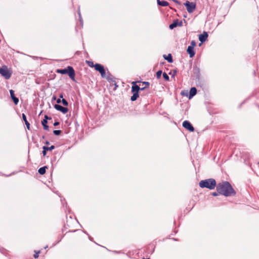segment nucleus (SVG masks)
Segmentation results:
<instances>
[{
    "label": "nucleus",
    "instance_id": "1",
    "mask_svg": "<svg viewBox=\"0 0 259 259\" xmlns=\"http://www.w3.org/2000/svg\"><path fill=\"white\" fill-rule=\"evenodd\" d=\"M216 189L220 194L226 197L234 196L236 194V191L228 181L218 183L217 185Z\"/></svg>",
    "mask_w": 259,
    "mask_h": 259
},
{
    "label": "nucleus",
    "instance_id": "2",
    "mask_svg": "<svg viewBox=\"0 0 259 259\" xmlns=\"http://www.w3.org/2000/svg\"><path fill=\"white\" fill-rule=\"evenodd\" d=\"M199 186L202 188H208L210 190H213L217 187L216 181L213 179H208L202 180L199 182Z\"/></svg>",
    "mask_w": 259,
    "mask_h": 259
},
{
    "label": "nucleus",
    "instance_id": "3",
    "mask_svg": "<svg viewBox=\"0 0 259 259\" xmlns=\"http://www.w3.org/2000/svg\"><path fill=\"white\" fill-rule=\"evenodd\" d=\"M57 72L65 74H68L69 77L73 80H75V73L73 68L72 66H68L66 68L58 69Z\"/></svg>",
    "mask_w": 259,
    "mask_h": 259
},
{
    "label": "nucleus",
    "instance_id": "4",
    "mask_svg": "<svg viewBox=\"0 0 259 259\" xmlns=\"http://www.w3.org/2000/svg\"><path fill=\"white\" fill-rule=\"evenodd\" d=\"M0 74L6 79H9L12 75V72L8 69L7 66L0 67Z\"/></svg>",
    "mask_w": 259,
    "mask_h": 259
},
{
    "label": "nucleus",
    "instance_id": "5",
    "mask_svg": "<svg viewBox=\"0 0 259 259\" xmlns=\"http://www.w3.org/2000/svg\"><path fill=\"white\" fill-rule=\"evenodd\" d=\"M184 6L186 7L187 10L189 13L193 12L196 8V4L194 3H190L187 1L184 4Z\"/></svg>",
    "mask_w": 259,
    "mask_h": 259
},
{
    "label": "nucleus",
    "instance_id": "6",
    "mask_svg": "<svg viewBox=\"0 0 259 259\" xmlns=\"http://www.w3.org/2000/svg\"><path fill=\"white\" fill-rule=\"evenodd\" d=\"M96 70L99 71L102 77H105L106 75V72L104 66L100 64H96L94 66Z\"/></svg>",
    "mask_w": 259,
    "mask_h": 259
},
{
    "label": "nucleus",
    "instance_id": "7",
    "mask_svg": "<svg viewBox=\"0 0 259 259\" xmlns=\"http://www.w3.org/2000/svg\"><path fill=\"white\" fill-rule=\"evenodd\" d=\"M183 126L190 132H194V128L191 123L188 120H185L183 122Z\"/></svg>",
    "mask_w": 259,
    "mask_h": 259
},
{
    "label": "nucleus",
    "instance_id": "8",
    "mask_svg": "<svg viewBox=\"0 0 259 259\" xmlns=\"http://www.w3.org/2000/svg\"><path fill=\"white\" fill-rule=\"evenodd\" d=\"M183 25L182 21H179L178 19L175 20L173 22L170 24L169 26V28L170 29H173L174 28L177 26H181Z\"/></svg>",
    "mask_w": 259,
    "mask_h": 259
},
{
    "label": "nucleus",
    "instance_id": "9",
    "mask_svg": "<svg viewBox=\"0 0 259 259\" xmlns=\"http://www.w3.org/2000/svg\"><path fill=\"white\" fill-rule=\"evenodd\" d=\"M138 82H141L140 81H133L132 82V93H138L140 90V87L136 84Z\"/></svg>",
    "mask_w": 259,
    "mask_h": 259
},
{
    "label": "nucleus",
    "instance_id": "10",
    "mask_svg": "<svg viewBox=\"0 0 259 259\" xmlns=\"http://www.w3.org/2000/svg\"><path fill=\"white\" fill-rule=\"evenodd\" d=\"M54 108L56 110L61 112L63 114L66 113L68 111V109L67 107H63L61 105H59V104H55L54 105Z\"/></svg>",
    "mask_w": 259,
    "mask_h": 259
},
{
    "label": "nucleus",
    "instance_id": "11",
    "mask_svg": "<svg viewBox=\"0 0 259 259\" xmlns=\"http://www.w3.org/2000/svg\"><path fill=\"white\" fill-rule=\"evenodd\" d=\"M208 36V35L207 33L204 31L202 34L199 35V40L201 42V43H203L206 40Z\"/></svg>",
    "mask_w": 259,
    "mask_h": 259
},
{
    "label": "nucleus",
    "instance_id": "12",
    "mask_svg": "<svg viewBox=\"0 0 259 259\" xmlns=\"http://www.w3.org/2000/svg\"><path fill=\"white\" fill-rule=\"evenodd\" d=\"M10 93L11 98L12 100H13V101L14 102V104L15 105H17L19 102V99L18 98L15 97V94H14V91L13 90H10Z\"/></svg>",
    "mask_w": 259,
    "mask_h": 259
},
{
    "label": "nucleus",
    "instance_id": "13",
    "mask_svg": "<svg viewBox=\"0 0 259 259\" xmlns=\"http://www.w3.org/2000/svg\"><path fill=\"white\" fill-rule=\"evenodd\" d=\"M187 52L189 54L190 58L193 57L195 54L194 48H193L192 46H188L187 49Z\"/></svg>",
    "mask_w": 259,
    "mask_h": 259
},
{
    "label": "nucleus",
    "instance_id": "14",
    "mask_svg": "<svg viewBox=\"0 0 259 259\" xmlns=\"http://www.w3.org/2000/svg\"><path fill=\"white\" fill-rule=\"evenodd\" d=\"M193 74H194L196 78H197L198 79H199V77H200L199 68L197 66H194V67L193 68Z\"/></svg>",
    "mask_w": 259,
    "mask_h": 259
},
{
    "label": "nucleus",
    "instance_id": "15",
    "mask_svg": "<svg viewBox=\"0 0 259 259\" xmlns=\"http://www.w3.org/2000/svg\"><path fill=\"white\" fill-rule=\"evenodd\" d=\"M43 151H42V154L44 156H45L47 153V151H52V150L55 149V146L52 145L51 147H47V146H43L42 147Z\"/></svg>",
    "mask_w": 259,
    "mask_h": 259
},
{
    "label": "nucleus",
    "instance_id": "16",
    "mask_svg": "<svg viewBox=\"0 0 259 259\" xmlns=\"http://www.w3.org/2000/svg\"><path fill=\"white\" fill-rule=\"evenodd\" d=\"M197 93V90L195 87H192L190 89L189 94V99H191L193 97H194Z\"/></svg>",
    "mask_w": 259,
    "mask_h": 259
},
{
    "label": "nucleus",
    "instance_id": "17",
    "mask_svg": "<svg viewBox=\"0 0 259 259\" xmlns=\"http://www.w3.org/2000/svg\"><path fill=\"white\" fill-rule=\"evenodd\" d=\"M22 117L23 120L25 122V124L26 125L27 128L28 130H30V123H29V122L27 120L26 116L25 115V114L24 113H22Z\"/></svg>",
    "mask_w": 259,
    "mask_h": 259
},
{
    "label": "nucleus",
    "instance_id": "18",
    "mask_svg": "<svg viewBox=\"0 0 259 259\" xmlns=\"http://www.w3.org/2000/svg\"><path fill=\"white\" fill-rule=\"evenodd\" d=\"M157 4L162 7H166L168 6L169 3L166 1L157 0Z\"/></svg>",
    "mask_w": 259,
    "mask_h": 259
},
{
    "label": "nucleus",
    "instance_id": "19",
    "mask_svg": "<svg viewBox=\"0 0 259 259\" xmlns=\"http://www.w3.org/2000/svg\"><path fill=\"white\" fill-rule=\"evenodd\" d=\"M164 58L167 60L169 63H172L173 61L172 56L170 54H169L167 56L164 55Z\"/></svg>",
    "mask_w": 259,
    "mask_h": 259
},
{
    "label": "nucleus",
    "instance_id": "20",
    "mask_svg": "<svg viewBox=\"0 0 259 259\" xmlns=\"http://www.w3.org/2000/svg\"><path fill=\"white\" fill-rule=\"evenodd\" d=\"M48 167L47 166H44L39 168L38 172L40 175H42L46 173V169Z\"/></svg>",
    "mask_w": 259,
    "mask_h": 259
},
{
    "label": "nucleus",
    "instance_id": "21",
    "mask_svg": "<svg viewBox=\"0 0 259 259\" xmlns=\"http://www.w3.org/2000/svg\"><path fill=\"white\" fill-rule=\"evenodd\" d=\"M133 93V96L131 97V101H136L138 98V97H139V94L138 93Z\"/></svg>",
    "mask_w": 259,
    "mask_h": 259
},
{
    "label": "nucleus",
    "instance_id": "22",
    "mask_svg": "<svg viewBox=\"0 0 259 259\" xmlns=\"http://www.w3.org/2000/svg\"><path fill=\"white\" fill-rule=\"evenodd\" d=\"M163 75V78L166 80V81H169V77L168 76V75L165 73V72H164L162 74Z\"/></svg>",
    "mask_w": 259,
    "mask_h": 259
},
{
    "label": "nucleus",
    "instance_id": "23",
    "mask_svg": "<svg viewBox=\"0 0 259 259\" xmlns=\"http://www.w3.org/2000/svg\"><path fill=\"white\" fill-rule=\"evenodd\" d=\"M62 133L61 130H54L53 131V133L55 135L58 136L60 135Z\"/></svg>",
    "mask_w": 259,
    "mask_h": 259
},
{
    "label": "nucleus",
    "instance_id": "24",
    "mask_svg": "<svg viewBox=\"0 0 259 259\" xmlns=\"http://www.w3.org/2000/svg\"><path fill=\"white\" fill-rule=\"evenodd\" d=\"M61 103L63 104V105H64L65 106H67L68 105V102L65 99H62V100H61Z\"/></svg>",
    "mask_w": 259,
    "mask_h": 259
},
{
    "label": "nucleus",
    "instance_id": "25",
    "mask_svg": "<svg viewBox=\"0 0 259 259\" xmlns=\"http://www.w3.org/2000/svg\"><path fill=\"white\" fill-rule=\"evenodd\" d=\"M162 73V72L161 70H158L157 72H156V77L157 78H160V77H161V75Z\"/></svg>",
    "mask_w": 259,
    "mask_h": 259
},
{
    "label": "nucleus",
    "instance_id": "26",
    "mask_svg": "<svg viewBox=\"0 0 259 259\" xmlns=\"http://www.w3.org/2000/svg\"><path fill=\"white\" fill-rule=\"evenodd\" d=\"M196 45V43L195 40H192L191 42V45L190 46H192L194 48Z\"/></svg>",
    "mask_w": 259,
    "mask_h": 259
},
{
    "label": "nucleus",
    "instance_id": "27",
    "mask_svg": "<svg viewBox=\"0 0 259 259\" xmlns=\"http://www.w3.org/2000/svg\"><path fill=\"white\" fill-rule=\"evenodd\" d=\"M142 83H143V84H145L146 85L145 87H147V88H148L149 86L150 85V83L149 82L143 81Z\"/></svg>",
    "mask_w": 259,
    "mask_h": 259
},
{
    "label": "nucleus",
    "instance_id": "28",
    "mask_svg": "<svg viewBox=\"0 0 259 259\" xmlns=\"http://www.w3.org/2000/svg\"><path fill=\"white\" fill-rule=\"evenodd\" d=\"M48 123V121L46 120V119H43V120L41 121V124L42 125H47Z\"/></svg>",
    "mask_w": 259,
    "mask_h": 259
},
{
    "label": "nucleus",
    "instance_id": "29",
    "mask_svg": "<svg viewBox=\"0 0 259 259\" xmlns=\"http://www.w3.org/2000/svg\"><path fill=\"white\" fill-rule=\"evenodd\" d=\"M43 126V127H44V129L45 130H47V131H48L49 130V126L47 124V125H42Z\"/></svg>",
    "mask_w": 259,
    "mask_h": 259
},
{
    "label": "nucleus",
    "instance_id": "30",
    "mask_svg": "<svg viewBox=\"0 0 259 259\" xmlns=\"http://www.w3.org/2000/svg\"><path fill=\"white\" fill-rule=\"evenodd\" d=\"M52 119L51 117H49L47 115H45L44 119H46V120L48 121V119Z\"/></svg>",
    "mask_w": 259,
    "mask_h": 259
},
{
    "label": "nucleus",
    "instance_id": "31",
    "mask_svg": "<svg viewBox=\"0 0 259 259\" xmlns=\"http://www.w3.org/2000/svg\"><path fill=\"white\" fill-rule=\"evenodd\" d=\"M40 251H38L37 252H36L34 254V257L35 258H36L38 257V254L39 253Z\"/></svg>",
    "mask_w": 259,
    "mask_h": 259
},
{
    "label": "nucleus",
    "instance_id": "32",
    "mask_svg": "<svg viewBox=\"0 0 259 259\" xmlns=\"http://www.w3.org/2000/svg\"><path fill=\"white\" fill-rule=\"evenodd\" d=\"M220 194L218 191L217 192H213L212 193V195H213V196H218V195Z\"/></svg>",
    "mask_w": 259,
    "mask_h": 259
},
{
    "label": "nucleus",
    "instance_id": "33",
    "mask_svg": "<svg viewBox=\"0 0 259 259\" xmlns=\"http://www.w3.org/2000/svg\"><path fill=\"white\" fill-rule=\"evenodd\" d=\"M88 64H89V65L91 67H93L94 66V65H93V62H88Z\"/></svg>",
    "mask_w": 259,
    "mask_h": 259
},
{
    "label": "nucleus",
    "instance_id": "34",
    "mask_svg": "<svg viewBox=\"0 0 259 259\" xmlns=\"http://www.w3.org/2000/svg\"><path fill=\"white\" fill-rule=\"evenodd\" d=\"M78 14L79 15V19H80V22H82V19H81V14H80V12L79 11L78 12Z\"/></svg>",
    "mask_w": 259,
    "mask_h": 259
},
{
    "label": "nucleus",
    "instance_id": "35",
    "mask_svg": "<svg viewBox=\"0 0 259 259\" xmlns=\"http://www.w3.org/2000/svg\"><path fill=\"white\" fill-rule=\"evenodd\" d=\"M59 124H60V122H58V121H56V122H55L54 123V126H57V125H59Z\"/></svg>",
    "mask_w": 259,
    "mask_h": 259
},
{
    "label": "nucleus",
    "instance_id": "36",
    "mask_svg": "<svg viewBox=\"0 0 259 259\" xmlns=\"http://www.w3.org/2000/svg\"><path fill=\"white\" fill-rule=\"evenodd\" d=\"M61 100H61V99H60V98L57 99V103L58 104H59V103H61Z\"/></svg>",
    "mask_w": 259,
    "mask_h": 259
},
{
    "label": "nucleus",
    "instance_id": "37",
    "mask_svg": "<svg viewBox=\"0 0 259 259\" xmlns=\"http://www.w3.org/2000/svg\"><path fill=\"white\" fill-rule=\"evenodd\" d=\"M146 88H147V87L140 88V91H143V90H145Z\"/></svg>",
    "mask_w": 259,
    "mask_h": 259
},
{
    "label": "nucleus",
    "instance_id": "38",
    "mask_svg": "<svg viewBox=\"0 0 259 259\" xmlns=\"http://www.w3.org/2000/svg\"><path fill=\"white\" fill-rule=\"evenodd\" d=\"M176 73H177V71L176 70H174L173 74H172V76H174L176 75Z\"/></svg>",
    "mask_w": 259,
    "mask_h": 259
},
{
    "label": "nucleus",
    "instance_id": "39",
    "mask_svg": "<svg viewBox=\"0 0 259 259\" xmlns=\"http://www.w3.org/2000/svg\"><path fill=\"white\" fill-rule=\"evenodd\" d=\"M60 99L63 98V95L62 94H61L59 96Z\"/></svg>",
    "mask_w": 259,
    "mask_h": 259
},
{
    "label": "nucleus",
    "instance_id": "40",
    "mask_svg": "<svg viewBox=\"0 0 259 259\" xmlns=\"http://www.w3.org/2000/svg\"><path fill=\"white\" fill-rule=\"evenodd\" d=\"M45 144H46V145H49V144H50V142H49V141H47L46 142Z\"/></svg>",
    "mask_w": 259,
    "mask_h": 259
},
{
    "label": "nucleus",
    "instance_id": "41",
    "mask_svg": "<svg viewBox=\"0 0 259 259\" xmlns=\"http://www.w3.org/2000/svg\"><path fill=\"white\" fill-rule=\"evenodd\" d=\"M53 100H56V97L55 96H54L52 98Z\"/></svg>",
    "mask_w": 259,
    "mask_h": 259
},
{
    "label": "nucleus",
    "instance_id": "42",
    "mask_svg": "<svg viewBox=\"0 0 259 259\" xmlns=\"http://www.w3.org/2000/svg\"><path fill=\"white\" fill-rule=\"evenodd\" d=\"M115 88H116L117 87H118V85H116V83H115Z\"/></svg>",
    "mask_w": 259,
    "mask_h": 259
},
{
    "label": "nucleus",
    "instance_id": "43",
    "mask_svg": "<svg viewBox=\"0 0 259 259\" xmlns=\"http://www.w3.org/2000/svg\"><path fill=\"white\" fill-rule=\"evenodd\" d=\"M174 2L178 3V2L177 0H173Z\"/></svg>",
    "mask_w": 259,
    "mask_h": 259
},
{
    "label": "nucleus",
    "instance_id": "44",
    "mask_svg": "<svg viewBox=\"0 0 259 259\" xmlns=\"http://www.w3.org/2000/svg\"><path fill=\"white\" fill-rule=\"evenodd\" d=\"M183 92H184L183 91V92H182V93H181V94H182V95H184Z\"/></svg>",
    "mask_w": 259,
    "mask_h": 259
},
{
    "label": "nucleus",
    "instance_id": "45",
    "mask_svg": "<svg viewBox=\"0 0 259 259\" xmlns=\"http://www.w3.org/2000/svg\"><path fill=\"white\" fill-rule=\"evenodd\" d=\"M142 259H150V258H142Z\"/></svg>",
    "mask_w": 259,
    "mask_h": 259
}]
</instances>
